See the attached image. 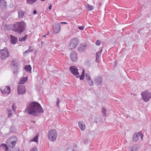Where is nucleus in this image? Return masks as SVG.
I'll return each mask as SVG.
<instances>
[{
    "instance_id": "obj_1",
    "label": "nucleus",
    "mask_w": 151,
    "mask_h": 151,
    "mask_svg": "<svg viewBox=\"0 0 151 151\" xmlns=\"http://www.w3.org/2000/svg\"><path fill=\"white\" fill-rule=\"evenodd\" d=\"M44 110L38 103L32 102L25 110V112L34 116L38 115L40 113H43Z\"/></svg>"
},
{
    "instance_id": "obj_2",
    "label": "nucleus",
    "mask_w": 151,
    "mask_h": 151,
    "mask_svg": "<svg viewBox=\"0 0 151 151\" xmlns=\"http://www.w3.org/2000/svg\"><path fill=\"white\" fill-rule=\"evenodd\" d=\"M26 27V24L23 21L17 22L13 25L12 30L15 32L21 34L25 30Z\"/></svg>"
},
{
    "instance_id": "obj_3",
    "label": "nucleus",
    "mask_w": 151,
    "mask_h": 151,
    "mask_svg": "<svg viewBox=\"0 0 151 151\" xmlns=\"http://www.w3.org/2000/svg\"><path fill=\"white\" fill-rule=\"evenodd\" d=\"M79 40L77 38H75L71 40L68 46V49L69 50L74 49L78 45Z\"/></svg>"
},
{
    "instance_id": "obj_4",
    "label": "nucleus",
    "mask_w": 151,
    "mask_h": 151,
    "mask_svg": "<svg viewBox=\"0 0 151 151\" xmlns=\"http://www.w3.org/2000/svg\"><path fill=\"white\" fill-rule=\"evenodd\" d=\"M57 136V132L55 130L52 129L48 131V136L50 141L52 142L55 141Z\"/></svg>"
},
{
    "instance_id": "obj_5",
    "label": "nucleus",
    "mask_w": 151,
    "mask_h": 151,
    "mask_svg": "<svg viewBox=\"0 0 151 151\" xmlns=\"http://www.w3.org/2000/svg\"><path fill=\"white\" fill-rule=\"evenodd\" d=\"M141 95L142 99L145 102L149 101L151 98V93L148 90L142 92L141 93Z\"/></svg>"
},
{
    "instance_id": "obj_6",
    "label": "nucleus",
    "mask_w": 151,
    "mask_h": 151,
    "mask_svg": "<svg viewBox=\"0 0 151 151\" xmlns=\"http://www.w3.org/2000/svg\"><path fill=\"white\" fill-rule=\"evenodd\" d=\"M0 56L2 59H5L9 56V52L6 48H5L0 51Z\"/></svg>"
},
{
    "instance_id": "obj_7",
    "label": "nucleus",
    "mask_w": 151,
    "mask_h": 151,
    "mask_svg": "<svg viewBox=\"0 0 151 151\" xmlns=\"http://www.w3.org/2000/svg\"><path fill=\"white\" fill-rule=\"evenodd\" d=\"M70 70L72 73L75 75L76 77L78 78L80 77L79 73L78 71V69L75 66H71L70 67Z\"/></svg>"
},
{
    "instance_id": "obj_8",
    "label": "nucleus",
    "mask_w": 151,
    "mask_h": 151,
    "mask_svg": "<svg viewBox=\"0 0 151 151\" xmlns=\"http://www.w3.org/2000/svg\"><path fill=\"white\" fill-rule=\"evenodd\" d=\"M18 93L19 94H23L26 92L25 86L23 85H19L17 87Z\"/></svg>"
},
{
    "instance_id": "obj_9",
    "label": "nucleus",
    "mask_w": 151,
    "mask_h": 151,
    "mask_svg": "<svg viewBox=\"0 0 151 151\" xmlns=\"http://www.w3.org/2000/svg\"><path fill=\"white\" fill-rule=\"evenodd\" d=\"M1 90L2 93L9 94L10 93L11 89L9 86H2L1 88Z\"/></svg>"
},
{
    "instance_id": "obj_10",
    "label": "nucleus",
    "mask_w": 151,
    "mask_h": 151,
    "mask_svg": "<svg viewBox=\"0 0 151 151\" xmlns=\"http://www.w3.org/2000/svg\"><path fill=\"white\" fill-rule=\"evenodd\" d=\"M53 29L55 33H58L60 30V25L59 23L55 24L53 27Z\"/></svg>"
},
{
    "instance_id": "obj_11",
    "label": "nucleus",
    "mask_w": 151,
    "mask_h": 151,
    "mask_svg": "<svg viewBox=\"0 0 151 151\" xmlns=\"http://www.w3.org/2000/svg\"><path fill=\"white\" fill-rule=\"evenodd\" d=\"M102 79V78L101 76H98L95 78L94 81L96 85H100L101 83Z\"/></svg>"
},
{
    "instance_id": "obj_12",
    "label": "nucleus",
    "mask_w": 151,
    "mask_h": 151,
    "mask_svg": "<svg viewBox=\"0 0 151 151\" xmlns=\"http://www.w3.org/2000/svg\"><path fill=\"white\" fill-rule=\"evenodd\" d=\"M70 58L73 61H76L77 60V54L75 52H72L70 55Z\"/></svg>"
},
{
    "instance_id": "obj_13",
    "label": "nucleus",
    "mask_w": 151,
    "mask_h": 151,
    "mask_svg": "<svg viewBox=\"0 0 151 151\" xmlns=\"http://www.w3.org/2000/svg\"><path fill=\"white\" fill-rule=\"evenodd\" d=\"M18 17L19 18H22L24 15L25 12L21 9H19L18 11Z\"/></svg>"
},
{
    "instance_id": "obj_14",
    "label": "nucleus",
    "mask_w": 151,
    "mask_h": 151,
    "mask_svg": "<svg viewBox=\"0 0 151 151\" xmlns=\"http://www.w3.org/2000/svg\"><path fill=\"white\" fill-rule=\"evenodd\" d=\"M11 41V42L13 44H16L17 41V38L15 37L12 35H10Z\"/></svg>"
},
{
    "instance_id": "obj_15",
    "label": "nucleus",
    "mask_w": 151,
    "mask_h": 151,
    "mask_svg": "<svg viewBox=\"0 0 151 151\" xmlns=\"http://www.w3.org/2000/svg\"><path fill=\"white\" fill-rule=\"evenodd\" d=\"M138 148V146L137 145H134L130 147V151H137Z\"/></svg>"
},
{
    "instance_id": "obj_16",
    "label": "nucleus",
    "mask_w": 151,
    "mask_h": 151,
    "mask_svg": "<svg viewBox=\"0 0 151 151\" xmlns=\"http://www.w3.org/2000/svg\"><path fill=\"white\" fill-rule=\"evenodd\" d=\"M28 77L27 76L25 77H23L18 82L19 84H23L27 80Z\"/></svg>"
},
{
    "instance_id": "obj_17",
    "label": "nucleus",
    "mask_w": 151,
    "mask_h": 151,
    "mask_svg": "<svg viewBox=\"0 0 151 151\" xmlns=\"http://www.w3.org/2000/svg\"><path fill=\"white\" fill-rule=\"evenodd\" d=\"M24 69L25 71L31 73L32 68L30 65H26L24 68Z\"/></svg>"
},
{
    "instance_id": "obj_18",
    "label": "nucleus",
    "mask_w": 151,
    "mask_h": 151,
    "mask_svg": "<svg viewBox=\"0 0 151 151\" xmlns=\"http://www.w3.org/2000/svg\"><path fill=\"white\" fill-rule=\"evenodd\" d=\"M87 9L88 11H92L94 8L93 6L87 4L86 6Z\"/></svg>"
},
{
    "instance_id": "obj_19",
    "label": "nucleus",
    "mask_w": 151,
    "mask_h": 151,
    "mask_svg": "<svg viewBox=\"0 0 151 151\" xmlns=\"http://www.w3.org/2000/svg\"><path fill=\"white\" fill-rule=\"evenodd\" d=\"M139 138V136L138 134L135 133L133 135V140L134 142H137Z\"/></svg>"
},
{
    "instance_id": "obj_20",
    "label": "nucleus",
    "mask_w": 151,
    "mask_h": 151,
    "mask_svg": "<svg viewBox=\"0 0 151 151\" xmlns=\"http://www.w3.org/2000/svg\"><path fill=\"white\" fill-rule=\"evenodd\" d=\"M78 126L82 130H84L86 127L85 123H78Z\"/></svg>"
},
{
    "instance_id": "obj_21",
    "label": "nucleus",
    "mask_w": 151,
    "mask_h": 151,
    "mask_svg": "<svg viewBox=\"0 0 151 151\" xmlns=\"http://www.w3.org/2000/svg\"><path fill=\"white\" fill-rule=\"evenodd\" d=\"M101 55V51H99L96 53V60L97 62H99V59Z\"/></svg>"
},
{
    "instance_id": "obj_22",
    "label": "nucleus",
    "mask_w": 151,
    "mask_h": 151,
    "mask_svg": "<svg viewBox=\"0 0 151 151\" xmlns=\"http://www.w3.org/2000/svg\"><path fill=\"white\" fill-rule=\"evenodd\" d=\"M39 135V134H37V135H36L34 138H33L32 139H31L30 140V142L34 141L36 142H37L38 141V137Z\"/></svg>"
},
{
    "instance_id": "obj_23",
    "label": "nucleus",
    "mask_w": 151,
    "mask_h": 151,
    "mask_svg": "<svg viewBox=\"0 0 151 151\" xmlns=\"http://www.w3.org/2000/svg\"><path fill=\"white\" fill-rule=\"evenodd\" d=\"M0 5L2 7L5 8L6 6V1L4 0H2L0 2Z\"/></svg>"
},
{
    "instance_id": "obj_24",
    "label": "nucleus",
    "mask_w": 151,
    "mask_h": 151,
    "mask_svg": "<svg viewBox=\"0 0 151 151\" xmlns=\"http://www.w3.org/2000/svg\"><path fill=\"white\" fill-rule=\"evenodd\" d=\"M37 0H27V4H32L35 3Z\"/></svg>"
},
{
    "instance_id": "obj_25",
    "label": "nucleus",
    "mask_w": 151,
    "mask_h": 151,
    "mask_svg": "<svg viewBox=\"0 0 151 151\" xmlns=\"http://www.w3.org/2000/svg\"><path fill=\"white\" fill-rule=\"evenodd\" d=\"M1 146L6 151H7L8 150V147L5 144H1Z\"/></svg>"
},
{
    "instance_id": "obj_26",
    "label": "nucleus",
    "mask_w": 151,
    "mask_h": 151,
    "mask_svg": "<svg viewBox=\"0 0 151 151\" xmlns=\"http://www.w3.org/2000/svg\"><path fill=\"white\" fill-rule=\"evenodd\" d=\"M27 35H26L24 37L19 38V40L20 41H24L27 38Z\"/></svg>"
},
{
    "instance_id": "obj_27",
    "label": "nucleus",
    "mask_w": 151,
    "mask_h": 151,
    "mask_svg": "<svg viewBox=\"0 0 151 151\" xmlns=\"http://www.w3.org/2000/svg\"><path fill=\"white\" fill-rule=\"evenodd\" d=\"M85 72L84 70V69L83 70V72L82 74L80 76V79L81 80H82L83 79L84 77V73Z\"/></svg>"
},
{
    "instance_id": "obj_28",
    "label": "nucleus",
    "mask_w": 151,
    "mask_h": 151,
    "mask_svg": "<svg viewBox=\"0 0 151 151\" xmlns=\"http://www.w3.org/2000/svg\"><path fill=\"white\" fill-rule=\"evenodd\" d=\"M8 116L9 117L12 115V110L11 109H8L7 110Z\"/></svg>"
},
{
    "instance_id": "obj_29",
    "label": "nucleus",
    "mask_w": 151,
    "mask_h": 151,
    "mask_svg": "<svg viewBox=\"0 0 151 151\" xmlns=\"http://www.w3.org/2000/svg\"><path fill=\"white\" fill-rule=\"evenodd\" d=\"M102 112L104 114V116H106L107 115L106 114V110L104 108H102Z\"/></svg>"
},
{
    "instance_id": "obj_30",
    "label": "nucleus",
    "mask_w": 151,
    "mask_h": 151,
    "mask_svg": "<svg viewBox=\"0 0 151 151\" xmlns=\"http://www.w3.org/2000/svg\"><path fill=\"white\" fill-rule=\"evenodd\" d=\"M87 81L89 83V84L90 85L92 86L93 85V81L91 79L88 80Z\"/></svg>"
},
{
    "instance_id": "obj_31",
    "label": "nucleus",
    "mask_w": 151,
    "mask_h": 151,
    "mask_svg": "<svg viewBox=\"0 0 151 151\" xmlns=\"http://www.w3.org/2000/svg\"><path fill=\"white\" fill-rule=\"evenodd\" d=\"M96 44L97 45H99L101 44V42L99 40H98L96 41Z\"/></svg>"
},
{
    "instance_id": "obj_32",
    "label": "nucleus",
    "mask_w": 151,
    "mask_h": 151,
    "mask_svg": "<svg viewBox=\"0 0 151 151\" xmlns=\"http://www.w3.org/2000/svg\"><path fill=\"white\" fill-rule=\"evenodd\" d=\"M12 147H13L15 146L16 143V142L15 141H14L12 142Z\"/></svg>"
},
{
    "instance_id": "obj_33",
    "label": "nucleus",
    "mask_w": 151,
    "mask_h": 151,
    "mask_svg": "<svg viewBox=\"0 0 151 151\" xmlns=\"http://www.w3.org/2000/svg\"><path fill=\"white\" fill-rule=\"evenodd\" d=\"M12 108L13 109V110L14 111H15V109H16V105L15 104H13L12 106Z\"/></svg>"
},
{
    "instance_id": "obj_34",
    "label": "nucleus",
    "mask_w": 151,
    "mask_h": 151,
    "mask_svg": "<svg viewBox=\"0 0 151 151\" xmlns=\"http://www.w3.org/2000/svg\"><path fill=\"white\" fill-rule=\"evenodd\" d=\"M30 151H37V149L36 147H34L31 149Z\"/></svg>"
},
{
    "instance_id": "obj_35",
    "label": "nucleus",
    "mask_w": 151,
    "mask_h": 151,
    "mask_svg": "<svg viewBox=\"0 0 151 151\" xmlns=\"http://www.w3.org/2000/svg\"><path fill=\"white\" fill-rule=\"evenodd\" d=\"M60 103V100L59 99H57V101L56 102V105L57 106L59 107V104Z\"/></svg>"
},
{
    "instance_id": "obj_36",
    "label": "nucleus",
    "mask_w": 151,
    "mask_h": 151,
    "mask_svg": "<svg viewBox=\"0 0 151 151\" xmlns=\"http://www.w3.org/2000/svg\"><path fill=\"white\" fill-rule=\"evenodd\" d=\"M84 27L82 26L81 27H78V29L80 30H83L84 29Z\"/></svg>"
},
{
    "instance_id": "obj_37",
    "label": "nucleus",
    "mask_w": 151,
    "mask_h": 151,
    "mask_svg": "<svg viewBox=\"0 0 151 151\" xmlns=\"http://www.w3.org/2000/svg\"><path fill=\"white\" fill-rule=\"evenodd\" d=\"M31 48V47H29V49L27 50L29 52H32L33 51V50L32 49H31L30 48Z\"/></svg>"
},
{
    "instance_id": "obj_38",
    "label": "nucleus",
    "mask_w": 151,
    "mask_h": 151,
    "mask_svg": "<svg viewBox=\"0 0 151 151\" xmlns=\"http://www.w3.org/2000/svg\"><path fill=\"white\" fill-rule=\"evenodd\" d=\"M86 77L87 79V81L88 80H89L91 79V78L88 76H87V74H86Z\"/></svg>"
},
{
    "instance_id": "obj_39",
    "label": "nucleus",
    "mask_w": 151,
    "mask_h": 151,
    "mask_svg": "<svg viewBox=\"0 0 151 151\" xmlns=\"http://www.w3.org/2000/svg\"><path fill=\"white\" fill-rule=\"evenodd\" d=\"M29 52L28 50H26V51H25L24 52H23L24 54H26V53Z\"/></svg>"
},
{
    "instance_id": "obj_40",
    "label": "nucleus",
    "mask_w": 151,
    "mask_h": 151,
    "mask_svg": "<svg viewBox=\"0 0 151 151\" xmlns=\"http://www.w3.org/2000/svg\"><path fill=\"white\" fill-rule=\"evenodd\" d=\"M60 23L62 24H67V23L65 22H60Z\"/></svg>"
},
{
    "instance_id": "obj_41",
    "label": "nucleus",
    "mask_w": 151,
    "mask_h": 151,
    "mask_svg": "<svg viewBox=\"0 0 151 151\" xmlns=\"http://www.w3.org/2000/svg\"><path fill=\"white\" fill-rule=\"evenodd\" d=\"M140 136L141 138L142 139H143V134H141V135H140Z\"/></svg>"
},
{
    "instance_id": "obj_42",
    "label": "nucleus",
    "mask_w": 151,
    "mask_h": 151,
    "mask_svg": "<svg viewBox=\"0 0 151 151\" xmlns=\"http://www.w3.org/2000/svg\"><path fill=\"white\" fill-rule=\"evenodd\" d=\"M37 13V12L36 11V10H35L34 11L33 13H34V14H36Z\"/></svg>"
},
{
    "instance_id": "obj_43",
    "label": "nucleus",
    "mask_w": 151,
    "mask_h": 151,
    "mask_svg": "<svg viewBox=\"0 0 151 151\" xmlns=\"http://www.w3.org/2000/svg\"><path fill=\"white\" fill-rule=\"evenodd\" d=\"M138 134L139 135H141V134H142V132L141 131H139V132L138 133Z\"/></svg>"
},
{
    "instance_id": "obj_44",
    "label": "nucleus",
    "mask_w": 151,
    "mask_h": 151,
    "mask_svg": "<svg viewBox=\"0 0 151 151\" xmlns=\"http://www.w3.org/2000/svg\"><path fill=\"white\" fill-rule=\"evenodd\" d=\"M69 150H71V151H75L74 149H72V148H70L69 149Z\"/></svg>"
},
{
    "instance_id": "obj_45",
    "label": "nucleus",
    "mask_w": 151,
    "mask_h": 151,
    "mask_svg": "<svg viewBox=\"0 0 151 151\" xmlns=\"http://www.w3.org/2000/svg\"><path fill=\"white\" fill-rule=\"evenodd\" d=\"M52 6L51 5L49 7V9L50 10L51 9Z\"/></svg>"
},
{
    "instance_id": "obj_46",
    "label": "nucleus",
    "mask_w": 151,
    "mask_h": 151,
    "mask_svg": "<svg viewBox=\"0 0 151 151\" xmlns=\"http://www.w3.org/2000/svg\"><path fill=\"white\" fill-rule=\"evenodd\" d=\"M87 141V139H85V140H84V142H86Z\"/></svg>"
},
{
    "instance_id": "obj_47",
    "label": "nucleus",
    "mask_w": 151,
    "mask_h": 151,
    "mask_svg": "<svg viewBox=\"0 0 151 151\" xmlns=\"http://www.w3.org/2000/svg\"><path fill=\"white\" fill-rule=\"evenodd\" d=\"M50 33V32H48V33H47V34L46 35H48Z\"/></svg>"
},
{
    "instance_id": "obj_48",
    "label": "nucleus",
    "mask_w": 151,
    "mask_h": 151,
    "mask_svg": "<svg viewBox=\"0 0 151 151\" xmlns=\"http://www.w3.org/2000/svg\"><path fill=\"white\" fill-rule=\"evenodd\" d=\"M46 35H43V37H45L46 36Z\"/></svg>"
},
{
    "instance_id": "obj_49",
    "label": "nucleus",
    "mask_w": 151,
    "mask_h": 151,
    "mask_svg": "<svg viewBox=\"0 0 151 151\" xmlns=\"http://www.w3.org/2000/svg\"><path fill=\"white\" fill-rule=\"evenodd\" d=\"M12 138V137H10L9 138V140H11V139Z\"/></svg>"
},
{
    "instance_id": "obj_50",
    "label": "nucleus",
    "mask_w": 151,
    "mask_h": 151,
    "mask_svg": "<svg viewBox=\"0 0 151 151\" xmlns=\"http://www.w3.org/2000/svg\"><path fill=\"white\" fill-rule=\"evenodd\" d=\"M45 0H41V1H45Z\"/></svg>"
},
{
    "instance_id": "obj_51",
    "label": "nucleus",
    "mask_w": 151,
    "mask_h": 151,
    "mask_svg": "<svg viewBox=\"0 0 151 151\" xmlns=\"http://www.w3.org/2000/svg\"><path fill=\"white\" fill-rule=\"evenodd\" d=\"M14 73H15V72L14 71Z\"/></svg>"
}]
</instances>
